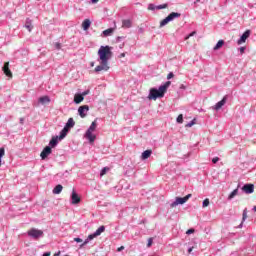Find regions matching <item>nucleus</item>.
<instances>
[{"label":"nucleus","mask_w":256,"mask_h":256,"mask_svg":"<svg viewBox=\"0 0 256 256\" xmlns=\"http://www.w3.org/2000/svg\"><path fill=\"white\" fill-rule=\"evenodd\" d=\"M98 56L100 59V65L96 66L94 71L96 73H99L100 71H109V59L113 57L111 46H101L98 50Z\"/></svg>","instance_id":"obj_1"},{"label":"nucleus","mask_w":256,"mask_h":256,"mask_svg":"<svg viewBox=\"0 0 256 256\" xmlns=\"http://www.w3.org/2000/svg\"><path fill=\"white\" fill-rule=\"evenodd\" d=\"M171 86V81H167L164 85L160 86L157 90L156 88H151L148 99L150 101H157V99L161 97H165V93H167V89Z\"/></svg>","instance_id":"obj_2"},{"label":"nucleus","mask_w":256,"mask_h":256,"mask_svg":"<svg viewBox=\"0 0 256 256\" xmlns=\"http://www.w3.org/2000/svg\"><path fill=\"white\" fill-rule=\"evenodd\" d=\"M96 129H97V120H94L86 132V137L89 139L90 143H95V139H97V136L93 134V131H95Z\"/></svg>","instance_id":"obj_3"},{"label":"nucleus","mask_w":256,"mask_h":256,"mask_svg":"<svg viewBox=\"0 0 256 256\" xmlns=\"http://www.w3.org/2000/svg\"><path fill=\"white\" fill-rule=\"evenodd\" d=\"M101 233H105V226H100L93 234H90L88 236V239L82 243L81 247H84V245H87L89 241H92V239H95V237H99Z\"/></svg>","instance_id":"obj_4"},{"label":"nucleus","mask_w":256,"mask_h":256,"mask_svg":"<svg viewBox=\"0 0 256 256\" xmlns=\"http://www.w3.org/2000/svg\"><path fill=\"white\" fill-rule=\"evenodd\" d=\"M179 17H181V13H178V12L170 13L165 19H163L160 22V27H165V25H167V23H169L170 21H173V19H177Z\"/></svg>","instance_id":"obj_5"},{"label":"nucleus","mask_w":256,"mask_h":256,"mask_svg":"<svg viewBox=\"0 0 256 256\" xmlns=\"http://www.w3.org/2000/svg\"><path fill=\"white\" fill-rule=\"evenodd\" d=\"M27 234H28V237H32V239L37 240V239H41V237L43 236V230L32 228L28 230Z\"/></svg>","instance_id":"obj_6"},{"label":"nucleus","mask_w":256,"mask_h":256,"mask_svg":"<svg viewBox=\"0 0 256 256\" xmlns=\"http://www.w3.org/2000/svg\"><path fill=\"white\" fill-rule=\"evenodd\" d=\"M189 199H191V194H188L183 198L177 197L176 201L171 204V207L173 208V207H177V205H183V204L187 203L189 201Z\"/></svg>","instance_id":"obj_7"},{"label":"nucleus","mask_w":256,"mask_h":256,"mask_svg":"<svg viewBox=\"0 0 256 256\" xmlns=\"http://www.w3.org/2000/svg\"><path fill=\"white\" fill-rule=\"evenodd\" d=\"M78 113L82 119H85L87 117V113H89V106L83 105L78 108Z\"/></svg>","instance_id":"obj_8"},{"label":"nucleus","mask_w":256,"mask_h":256,"mask_svg":"<svg viewBox=\"0 0 256 256\" xmlns=\"http://www.w3.org/2000/svg\"><path fill=\"white\" fill-rule=\"evenodd\" d=\"M2 71L4 72L6 77H9L10 79H13V72H11V69H9V62L4 63Z\"/></svg>","instance_id":"obj_9"},{"label":"nucleus","mask_w":256,"mask_h":256,"mask_svg":"<svg viewBox=\"0 0 256 256\" xmlns=\"http://www.w3.org/2000/svg\"><path fill=\"white\" fill-rule=\"evenodd\" d=\"M71 200H72V205H79V203H81V197H79V194L75 192V189H73L72 191Z\"/></svg>","instance_id":"obj_10"},{"label":"nucleus","mask_w":256,"mask_h":256,"mask_svg":"<svg viewBox=\"0 0 256 256\" xmlns=\"http://www.w3.org/2000/svg\"><path fill=\"white\" fill-rule=\"evenodd\" d=\"M249 35H251V31H245L240 37V39L237 41L238 45H242V43H245L247 39H249Z\"/></svg>","instance_id":"obj_11"},{"label":"nucleus","mask_w":256,"mask_h":256,"mask_svg":"<svg viewBox=\"0 0 256 256\" xmlns=\"http://www.w3.org/2000/svg\"><path fill=\"white\" fill-rule=\"evenodd\" d=\"M242 190L244 191V193H247V195L253 193V191H255V185L253 184H246L242 187Z\"/></svg>","instance_id":"obj_12"},{"label":"nucleus","mask_w":256,"mask_h":256,"mask_svg":"<svg viewBox=\"0 0 256 256\" xmlns=\"http://www.w3.org/2000/svg\"><path fill=\"white\" fill-rule=\"evenodd\" d=\"M49 155H51V147L46 146L43 151L40 154V157L42 159H47V157H49Z\"/></svg>","instance_id":"obj_13"},{"label":"nucleus","mask_w":256,"mask_h":256,"mask_svg":"<svg viewBox=\"0 0 256 256\" xmlns=\"http://www.w3.org/2000/svg\"><path fill=\"white\" fill-rule=\"evenodd\" d=\"M226 103H227V96H224V98L215 105L214 109L216 111H219V109H221V107H223V105H225Z\"/></svg>","instance_id":"obj_14"},{"label":"nucleus","mask_w":256,"mask_h":256,"mask_svg":"<svg viewBox=\"0 0 256 256\" xmlns=\"http://www.w3.org/2000/svg\"><path fill=\"white\" fill-rule=\"evenodd\" d=\"M39 103H41V105H48V103H51V98H49V96H42L39 98Z\"/></svg>","instance_id":"obj_15"},{"label":"nucleus","mask_w":256,"mask_h":256,"mask_svg":"<svg viewBox=\"0 0 256 256\" xmlns=\"http://www.w3.org/2000/svg\"><path fill=\"white\" fill-rule=\"evenodd\" d=\"M73 127H75V121L73 120V118H69L64 128L69 131V129Z\"/></svg>","instance_id":"obj_16"},{"label":"nucleus","mask_w":256,"mask_h":256,"mask_svg":"<svg viewBox=\"0 0 256 256\" xmlns=\"http://www.w3.org/2000/svg\"><path fill=\"white\" fill-rule=\"evenodd\" d=\"M85 99V97H83L82 94H76L74 96V103H76V105H79V103H82V101Z\"/></svg>","instance_id":"obj_17"},{"label":"nucleus","mask_w":256,"mask_h":256,"mask_svg":"<svg viewBox=\"0 0 256 256\" xmlns=\"http://www.w3.org/2000/svg\"><path fill=\"white\" fill-rule=\"evenodd\" d=\"M89 27H91V20L85 19L82 22V28L84 29V31H87L89 29Z\"/></svg>","instance_id":"obj_18"},{"label":"nucleus","mask_w":256,"mask_h":256,"mask_svg":"<svg viewBox=\"0 0 256 256\" xmlns=\"http://www.w3.org/2000/svg\"><path fill=\"white\" fill-rule=\"evenodd\" d=\"M153 153V150H146L142 153L141 159H149Z\"/></svg>","instance_id":"obj_19"},{"label":"nucleus","mask_w":256,"mask_h":256,"mask_svg":"<svg viewBox=\"0 0 256 256\" xmlns=\"http://www.w3.org/2000/svg\"><path fill=\"white\" fill-rule=\"evenodd\" d=\"M63 191V185L58 184L54 189H53V194L54 195H59Z\"/></svg>","instance_id":"obj_20"},{"label":"nucleus","mask_w":256,"mask_h":256,"mask_svg":"<svg viewBox=\"0 0 256 256\" xmlns=\"http://www.w3.org/2000/svg\"><path fill=\"white\" fill-rule=\"evenodd\" d=\"M223 45H225V41L219 40L217 42V44L214 46V51H219V49H221V47H223Z\"/></svg>","instance_id":"obj_21"},{"label":"nucleus","mask_w":256,"mask_h":256,"mask_svg":"<svg viewBox=\"0 0 256 256\" xmlns=\"http://www.w3.org/2000/svg\"><path fill=\"white\" fill-rule=\"evenodd\" d=\"M57 143H59V137H58V136L53 137V138L50 140L49 145H50L51 147H56V146H57Z\"/></svg>","instance_id":"obj_22"},{"label":"nucleus","mask_w":256,"mask_h":256,"mask_svg":"<svg viewBox=\"0 0 256 256\" xmlns=\"http://www.w3.org/2000/svg\"><path fill=\"white\" fill-rule=\"evenodd\" d=\"M67 133H69V130L67 128H63L62 131L60 132L59 139H65L67 137Z\"/></svg>","instance_id":"obj_23"},{"label":"nucleus","mask_w":256,"mask_h":256,"mask_svg":"<svg viewBox=\"0 0 256 256\" xmlns=\"http://www.w3.org/2000/svg\"><path fill=\"white\" fill-rule=\"evenodd\" d=\"M238 193H239V189L236 188L235 190H233V191L229 194L228 199H229V200L234 199L235 197H237Z\"/></svg>","instance_id":"obj_24"},{"label":"nucleus","mask_w":256,"mask_h":256,"mask_svg":"<svg viewBox=\"0 0 256 256\" xmlns=\"http://www.w3.org/2000/svg\"><path fill=\"white\" fill-rule=\"evenodd\" d=\"M25 27L26 29L31 33V31H33V24L31 23V20H27L25 23Z\"/></svg>","instance_id":"obj_25"},{"label":"nucleus","mask_w":256,"mask_h":256,"mask_svg":"<svg viewBox=\"0 0 256 256\" xmlns=\"http://www.w3.org/2000/svg\"><path fill=\"white\" fill-rule=\"evenodd\" d=\"M122 27H124L125 29L131 28V20H123Z\"/></svg>","instance_id":"obj_26"},{"label":"nucleus","mask_w":256,"mask_h":256,"mask_svg":"<svg viewBox=\"0 0 256 256\" xmlns=\"http://www.w3.org/2000/svg\"><path fill=\"white\" fill-rule=\"evenodd\" d=\"M109 171H111L110 167H104L101 172H100V177H103L104 175H107V173H109Z\"/></svg>","instance_id":"obj_27"},{"label":"nucleus","mask_w":256,"mask_h":256,"mask_svg":"<svg viewBox=\"0 0 256 256\" xmlns=\"http://www.w3.org/2000/svg\"><path fill=\"white\" fill-rule=\"evenodd\" d=\"M114 29L113 28H108L106 30L103 31V35L104 37H109V35H111L113 33Z\"/></svg>","instance_id":"obj_28"},{"label":"nucleus","mask_w":256,"mask_h":256,"mask_svg":"<svg viewBox=\"0 0 256 256\" xmlns=\"http://www.w3.org/2000/svg\"><path fill=\"white\" fill-rule=\"evenodd\" d=\"M197 35V31H193L191 32L188 36L185 37V41H187L188 39H191V37Z\"/></svg>","instance_id":"obj_29"},{"label":"nucleus","mask_w":256,"mask_h":256,"mask_svg":"<svg viewBox=\"0 0 256 256\" xmlns=\"http://www.w3.org/2000/svg\"><path fill=\"white\" fill-rule=\"evenodd\" d=\"M168 5L167 4H162V5H158L156 6V9L161 10V9H167Z\"/></svg>","instance_id":"obj_30"},{"label":"nucleus","mask_w":256,"mask_h":256,"mask_svg":"<svg viewBox=\"0 0 256 256\" xmlns=\"http://www.w3.org/2000/svg\"><path fill=\"white\" fill-rule=\"evenodd\" d=\"M202 207H209V199L206 198L204 201H203V204H202Z\"/></svg>","instance_id":"obj_31"},{"label":"nucleus","mask_w":256,"mask_h":256,"mask_svg":"<svg viewBox=\"0 0 256 256\" xmlns=\"http://www.w3.org/2000/svg\"><path fill=\"white\" fill-rule=\"evenodd\" d=\"M246 219H247V209H244L242 214V221H245Z\"/></svg>","instance_id":"obj_32"},{"label":"nucleus","mask_w":256,"mask_h":256,"mask_svg":"<svg viewBox=\"0 0 256 256\" xmlns=\"http://www.w3.org/2000/svg\"><path fill=\"white\" fill-rule=\"evenodd\" d=\"M176 121H177V123H183V114L178 115Z\"/></svg>","instance_id":"obj_33"},{"label":"nucleus","mask_w":256,"mask_h":256,"mask_svg":"<svg viewBox=\"0 0 256 256\" xmlns=\"http://www.w3.org/2000/svg\"><path fill=\"white\" fill-rule=\"evenodd\" d=\"M148 9H149V11H155V9H157V6H155L153 4H149Z\"/></svg>","instance_id":"obj_34"},{"label":"nucleus","mask_w":256,"mask_h":256,"mask_svg":"<svg viewBox=\"0 0 256 256\" xmlns=\"http://www.w3.org/2000/svg\"><path fill=\"white\" fill-rule=\"evenodd\" d=\"M5 155V148H0V161L1 158Z\"/></svg>","instance_id":"obj_35"},{"label":"nucleus","mask_w":256,"mask_h":256,"mask_svg":"<svg viewBox=\"0 0 256 256\" xmlns=\"http://www.w3.org/2000/svg\"><path fill=\"white\" fill-rule=\"evenodd\" d=\"M193 233H195V229H193V228L188 229V230L186 231V235H191V234H193Z\"/></svg>","instance_id":"obj_36"},{"label":"nucleus","mask_w":256,"mask_h":256,"mask_svg":"<svg viewBox=\"0 0 256 256\" xmlns=\"http://www.w3.org/2000/svg\"><path fill=\"white\" fill-rule=\"evenodd\" d=\"M153 245V238L148 239L147 247H151Z\"/></svg>","instance_id":"obj_37"},{"label":"nucleus","mask_w":256,"mask_h":256,"mask_svg":"<svg viewBox=\"0 0 256 256\" xmlns=\"http://www.w3.org/2000/svg\"><path fill=\"white\" fill-rule=\"evenodd\" d=\"M196 119H193L190 123L186 124V127H191L192 125H195Z\"/></svg>","instance_id":"obj_38"},{"label":"nucleus","mask_w":256,"mask_h":256,"mask_svg":"<svg viewBox=\"0 0 256 256\" xmlns=\"http://www.w3.org/2000/svg\"><path fill=\"white\" fill-rule=\"evenodd\" d=\"M173 77H175V74H173V72H170V73L167 75V79H173Z\"/></svg>","instance_id":"obj_39"},{"label":"nucleus","mask_w":256,"mask_h":256,"mask_svg":"<svg viewBox=\"0 0 256 256\" xmlns=\"http://www.w3.org/2000/svg\"><path fill=\"white\" fill-rule=\"evenodd\" d=\"M74 241L76 243H83V239H81V238H74Z\"/></svg>","instance_id":"obj_40"},{"label":"nucleus","mask_w":256,"mask_h":256,"mask_svg":"<svg viewBox=\"0 0 256 256\" xmlns=\"http://www.w3.org/2000/svg\"><path fill=\"white\" fill-rule=\"evenodd\" d=\"M240 53H241V55H243V53H245V47H240Z\"/></svg>","instance_id":"obj_41"},{"label":"nucleus","mask_w":256,"mask_h":256,"mask_svg":"<svg viewBox=\"0 0 256 256\" xmlns=\"http://www.w3.org/2000/svg\"><path fill=\"white\" fill-rule=\"evenodd\" d=\"M55 47H56V49H61V43H56Z\"/></svg>","instance_id":"obj_42"},{"label":"nucleus","mask_w":256,"mask_h":256,"mask_svg":"<svg viewBox=\"0 0 256 256\" xmlns=\"http://www.w3.org/2000/svg\"><path fill=\"white\" fill-rule=\"evenodd\" d=\"M123 249H125V246H121L117 249V251H123Z\"/></svg>","instance_id":"obj_43"},{"label":"nucleus","mask_w":256,"mask_h":256,"mask_svg":"<svg viewBox=\"0 0 256 256\" xmlns=\"http://www.w3.org/2000/svg\"><path fill=\"white\" fill-rule=\"evenodd\" d=\"M42 256H51V252H46Z\"/></svg>","instance_id":"obj_44"},{"label":"nucleus","mask_w":256,"mask_h":256,"mask_svg":"<svg viewBox=\"0 0 256 256\" xmlns=\"http://www.w3.org/2000/svg\"><path fill=\"white\" fill-rule=\"evenodd\" d=\"M212 161H219V157H214Z\"/></svg>","instance_id":"obj_45"},{"label":"nucleus","mask_w":256,"mask_h":256,"mask_svg":"<svg viewBox=\"0 0 256 256\" xmlns=\"http://www.w3.org/2000/svg\"><path fill=\"white\" fill-rule=\"evenodd\" d=\"M123 57H125V53L120 54V59L123 58Z\"/></svg>","instance_id":"obj_46"},{"label":"nucleus","mask_w":256,"mask_h":256,"mask_svg":"<svg viewBox=\"0 0 256 256\" xmlns=\"http://www.w3.org/2000/svg\"><path fill=\"white\" fill-rule=\"evenodd\" d=\"M89 92H83L81 95L84 97L85 95H88Z\"/></svg>","instance_id":"obj_47"},{"label":"nucleus","mask_w":256,"mask_h":256,"mask_svg":"<svg viewBox=\"0 0 256 256\" xmlns=\"http://www.w3.org/2000/svg\"><path fill=\"white\" fill-rule=\"evenodd\" d=\"M193 251V247L188 249V253H191Z\"/></svg>","instance_id":"obj_48"},{"label":"nucleus","mask_w":256,"mask_h":256,"mask_svg":"<svg viewBox=\"0 0 256 256\" xmlns=\"http://www.w3.org/2000/svg\"><path fill=\"white\" fill-rule=\"evenodd\" d=\"M99 0H92V3H98Z\"/></svg>","instance_id":"obj_49"},{"label":"nucleus","mask_w":256,"mask_h":256,"mask_svg":"<svg viewBox=\"0 0 256 256\" xmlns=\"http://www.w3.org/2000/svg\"><path fill=\"white\" fill-rule=\"evenodd\" d=\"M91 67H95V62H91Z\"/></svg>","instance_id":"obj_50"},{"label":"nucleus","mask_w":256,"mask_h":256,"mask_svg":"<svg viewBox=\"0 0 256 256\" xmlns=\"http://www.w3.org/2000/svg\"><path fill=\"white\" fill-rule=\"evenodd\" d=\"M61 252L55 253L54 256H59Z\"/></svg>","instance_id":"obj_51"},{"label":"nucleus","mask_w":256,"mask_h":256,"mask_svg":"<svg viewBox=\"0 0 256 256\" xmlns=\"http://www.w3.org/2000/svg\"><path fill=\"white\" fill-rule=\"evenodd\" d=\"M253 211H255V212H256V206H254Z\"/></svg>","instance_id":"obj_52"},{"label":"nucleus","mask_w":256,"mask_h":256,"mask_svg":"<svg viewBox=\"0 0 256 256\" xmlns=\"http://www.w3.org/2000/svg\"><path fill=\"white\" fill-rule=\"evenodd\" d=\"M199 1H200V0H196V2H195V3H199Z\"/></svg>","instance_id":"obj_53"},{"label":"nucleus","mask_w":256,"mask_h":256,"mask_svg":"<svg viewBox=\"0 0 256 256\" xmlns=\"http://www.w3.org/2000/svg\"><path fill=\"white\" fill-rule=\"evenodd\" d=\"M1 165H2V162L0 161V167H1Z\"/></svg>","instance_id":"obj_54"}]
</instances>
